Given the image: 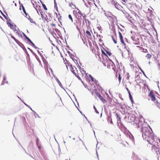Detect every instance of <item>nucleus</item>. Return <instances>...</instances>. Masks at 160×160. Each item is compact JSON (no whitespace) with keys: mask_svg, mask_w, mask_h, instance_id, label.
Returning <instances> with one entry per match:
<instances>
[{"mask_svg":"<svg viewBox=\"0 0 160 160\" xmlns=\"http://www.w3.org/2000/svg\"><path fill=\"white\" fill-rule=\"evenodd\" d=\"M138 126V128L141 129L142 137L148 142H149L156 139V136L154 135L152 130L150 128H148V125L144 122L139 121Z\"/></svg>","mask_w":160,"mask_h":160,"instance_id":"f257e3e1","label":"nucleus"},{"mask_svg":"<svg viewBox=\"0 0 160 160\" xmlns=\"http://www.w3.org/2000/svg\"><path fill=\"white\" fill-rule=\"evenodd\" d=\"M149 143L152 145L151 150L152 152H159V147L157 139L153 140Z\"/></svg>","mask_w":160,"mask_h":160,"instance_id":"f03ea898","label":"nucleus"},{"mask_svg":"<svg viewBox=\"0 0 160 160\" xmlns=\"http://www.w3.org/2000/svg\"><path fill=\"white\" fill-rule=\"evenodd\" d=\"M73 73L77 76V77L79 79H80V77H82L83 79H87V74L86 72L83 70L82 71L79 69V70H77V74L74 72V71H72Z\"/></svg>","mask_w":160,"mask_h":160,"instance_id":"7ed1b4c3","label":"nucleus"},{"mask_svg":"<svg viewBox=\"0 0 160 160\" xmlns=\"http://www.w3.org/2000/svg\"><path fill=\"white\" fill-rule=\"evenodd\" d=\"M75 144L76 146L79 149H81V151L82 152H84V151H86V149L85 148V146L83 141L80 139H77L76 141L75 142Z\"/></svg>","mask_w":160,"mask_h":160,"instance_id":"20e7f679","label":"nucleus"},{"mask_svg":"<svg viewBox=\"0 0 160 160\" xmlns=\"http://www.w3.org/2000/svg\"><path fill=\"white\" fill-rule=\"evenodd\" d=\"M124 30L122 29H121L119 28L118 30V33L119 34V37L120 39V40L121 43L122 44H123L124 43V41L123 40V38L122 36V34H124L123 33L124 32Z\"/></svg>","mask_w":160,"mask_h":160,"instance_id":"39448f33","label":"nucleus"},{"mask_svg":"<svg viewBox=\"0 0 160 160\" xmlns=\"http://www.w3.org/2000/svg\"><path fill=\"white\" fill-rule=\"evenodd\" d=\"M7 24L8 25V26L11 29H12L14 32H16V29H17L16 25L12 24L9 21L7 22Z\"/></svg>","mask_w":160,"mask_h":160,"instance_id":"423d86ee","label":"nucleus"},{"mask_svg":"<svg viewBox=\"0 0 160 160\" xmlns=\"http://www.w3.org/2000/svg\"><path fill=\"white\" fill-rule=\"evenodd\" d=\"M148 97L151 100H155L156 97L154 92L152 91H151L148 95Z\"/></svg>","mask_w":160,"mask_h":160,"instance_id":"0eeeda50","label":"nucleus"},{"mask_svg":"<svg viewBox=\"0 0 160 160\" xmlns=\"http://www.w3.org/2000/svg\"><path fill=\"white\" fill-rule=\"evenodd\" d=\"M94 90L95 91V93L96 94V97L98 98L101 100H105V99L103 97L97 92L96 90L94 89Z\"/></svg>","mask_w":160,"mask_h":160,"instance_id":"6e6552de","label":"nucleus"},{"mask_svg":"<svg viewBox=\"0 0 160 160\" xmlns=\"http://www.w3.org/2000/svg\"><path fill=\"white\" fill-rule=\"evenodd\" d=\"M39 11L41 14V17H42V19L43 20L44 22H45V21H46L47 22H48V21H47V20L46 18V17H47V16L46 15H45V16L44 15H43L42 14V13L43 12L41 9H39Z\"/></svg>","mask_w":160,"mask_h":160,"instance_id":"1a4fd4ad","label":"nucleus"},{"mask_svg":"<svg viewBox=\"0 0 160 160\" xmlns=\"http://www.w3.org/2000/svg\"><path fill=\"white\" fill-rule=\"evenodd\" d=\"M86 36L88 38H89L90 39H91V38H92V36L91 34L90 33L89 31L87 30L86 31Z\"/></svg>","mask_w":160,"mask_h":160,"instance_id":"9d476101","label":"nucleus"},{"mask_svg":"<svg viewBox=\"0 0 160 160\" xmlns=\"http://www.w3.org/2000/svg\"><path fill=\"white\" fill-rule=\"evenodd\" d=\"M115 115L117 117V123H121L120 118L118 114L117 113H116Z\"/></svg>","mask_w":160,"mask_h":160,"instance_id":"9b49d317","label":"nucleus"},{"mask_svg":"<svg viewBox=\"0 0 160 160\" xmlns=\"http://www.w3.org/2000/svg\"><path fill=\"white\" fill-rule=\"evenodd\" d=\"M19 4H20L19 9L20 10H21V8H22V10L23 11V12L24 13L26 12V11L25 10L24 7L23 6V4H21V2H20V1L19 2Z\"/></svg>","mask_w":160,"mask_h":160,"instance_id":"f8f14e48","label":"nucleus"},{"mask_svg":"<svg viewBox=\"0 0 160 160\" xmlns=\"http://www.w3.org/2000/svg\"><path fill=\"white\" fill-rule=\"evenodd\" d=\"M15 32H16V33L18 36V37L22 36L21 32L19 29H16V31Z\"/></svg>","mask_w":160,"mask_h":160,"instance_id":"ddd939ff","label":"nucleus"},{"mask_svg":"<svg viewBox=\"0 0 160 160\" xmlns=\"http://www.w3.org/2000/svg\"><path fill=\"white\" fill-rule=\"evenodd\" d=\"M56 15V17L58 18V19L59 22H60L61 20V16L60 14L58 13V14L57 13H55Z\"/></svg>","mask_w":160,"mask_h":160,"instance_id":"4468645a","label":"nucleus"},{"mask_svg":"<svg viewBox=\"0 0 160 160\" xmlns=\"http://www.w3.org/2000/svg\"><path fill=\"white\" fill-rule=\"evenodd\" d=\"M155 103L156 106L160 109V101H156Z\"/></svg>","mask_w":160,"mask_h":160,"instance_id":"2eb2a0df","label":"nucleus"},{"mask_svg":"<svg viewBox=\"0 0 160 160\" xmlns=\"http://www.w3.org/2000/svg\"><path fill=\"white\" fill-rule=\"evenodd\" d=\"M115 105L118 107H121L122 106L121 103L118 102L117 101H116Z\"/></svg>","mask_w":160,"mask_h":160,"instance_id":"dca6fc26","label":"nucleus"},{"mask_svg":"<svg viewBox=\"0 0 160 160\" xmlns=\"http://www.w3.org/2000/svg\"><path fill=\"white\" fill-rule=\"evenodd\" d=\"M84 20L86 23V25H87V26L90 25V21L89 20H88L87 19H85V20Z\"/></svg>","mask_w":160,"mask_h":160,"instance_id":"f3484780","label":"nucleus"},{"mask_svg":"<svg viewBox=\"0 0 160 160\" xmlns=\"http://www.w3.org/2000/svg\"><path fill=\"white\" fill-rule=\"evenodd\" d=\"M69 7H71L72 8H76V6L74 5L72 3H71L69 4Z\"/></svg>","mask_w":160,"mask_h":160,"instance_id":"a211bd4d","label":"nucleus"},{"mask_svg":"<svg viewBox=\"0 0 160 160\" xmlns=\"http://www.w3.org/2000/svg\"><path fill=\"white\" fill-rule=\"evenodd\" d=\"M33 5L34 7L37 10V8H38V7L39 8H41L40 6L39 5L38 6V5H37L36 3H33Z\"/></svg>","mask_w":160,"mask_h":160,"instance_id":"6ab92c4d","label":"nucleus"},{"mask_svg":"<svg viewBox=\"0 0 160 160\" xmlns=\"http://www.w3.org/2000/svg\"><path fill=\"white\" fill-rule=\"evenodd\" d=\"M111 2L112 4H113L115 5H116L117 3V2L116 0H111Z\"/></svg>","mask_w":160,"mask_h":160,"instance_id":"aec40b11","label":"nucleus"},{"mask_svg":"<svg viewBox=\"0 0 160 160\" xmlns=\"http://www.w3.org/2000/svg\"><path fill=\"white\" fill-rule=\"evenodd\" d=\"M69 18L71 20L72 22H73V19L72 16L70 14H69L68 16Z\"/></svg>","mask_w":160,"mask_h":160,"instance_id":"412c9836","label":"nucleus"},{"mask_svg":"<svg viewBox=\"0 0 160 160\" xmlns=\"http://www.w3.org/2000/svg\"><path fill=\"white\" fill-rule=\"evenodd\" d=\"M24 13L26 17L28 19H29L30 18V16H29L28 13H27L26 12Z\"/></svg>","mask_w":160,"mask_h":160,"instance_id":"4be33fe9","label":"nucleus"},{"mask_svg":"<svg viewBox=\"0 0 160 160\" xmlns=\"http://www.w3.org/2000/svg\"><path fill=\"white\" fill-rule=\"evenodd\" d=\"M146 57L147 59H150L151 57V55L150 54H148L146 55Z\"/></svg>","mask_w":160,"mask_h":160,"instance_id":"5701e85b","label":"nucleus"},{"mask_svg":"<svg viewBox=\"0 0 160 160\" xmlns=\"http://www.w3.org/2000/svg\"><path fill=\"white\" fill-rule=\"evenodd\" d=\"M106 54H107L109 56H110L111 54H112V53H111V52H110V51H106Z\"/></svg>","mask_w":160,"mask_h":160,"instance_id":"b1692460","label":"nucleus"},{"mask_svg":"<svg viewBox=\"0 0 160 160\" xmlns=\"http://www.w3.org/2000/svg\"><path fill=\"white\" fill-rule=\"evenodd\" d=\"M36 144L37 145H39V139L38 138H37L36 139Z\"/></svg>","mask_w":160,"mask_h":160,"instance_id":"393cba45","label":"nucleus"},{"mask_svg":"<svg viewBox=\"0 0 160 160\" xmlns=\"http://www.w3.org/2000/svg\"><path fill=\"white\" fill-rule=\"evenodd\" d=\"M28 20H29L30 22L32 23H35V22L33 21V20L30 17V18L29 19H28Z\"/></svg>","mask_w":160,"mask_h":160,"instance_id":"a878e982","label":"nucleus"},{"mask_svg":"<svg viewBox=\"0 0 160 160\" xmlns=\"http://www.w3.org/2000/svg\"><path fill=\"white\" fill-rule=\"evenodd\" d=\"M42 6L43 8L45 10H47V8L45 4H44L43 3H42Z\"/></svg>","mask_w":160,"mask_h":160,"instance_id":"bb28decb","label":"nucleus"},{"mask_svg":"<svg viewBox=\"0 0 160 160\" xmlns=\"http://www.w3.org/2000/svg\"><path fill=\"white\" fill-rule=\"evenodd\" d=\"M116 65L117 69H119L120 68V66L118 62H116Z\"/></svg>","mask_w":160,"mask_h":160,"instance_id":"cd10ccee","label":"nucleus"},{"mask_svg":"<svg viewBox=\"0 0 160 160\" xmlns=\"http://www.w3.org/2000/svg\"><path fill=\"white\" fill-rule=\"evenodd\" d=\"M129 98L130 100H132V97L130 93V92H129Z\"/></svg>","mask_w":160,"mask_h":160,"instance_id":"c85d7f7f","label":"nucleus"},{"mask_svg":"<svg viewBox=\"0 0 160 160\" xmlns=\"http://www.w3.org/2000/svg\"><path fill=\"white\" fill-rule=\"evenodd\" d=\"M112 40L113 41V42H114V43H115V44H116L117 43V42L116 41V40H115V39H114L113 37V36H112Z\"/></svg>","mask_w":160,"mask_h":160,"instance_id":"c756f323","label":"nucleus"},{"mask_svg":"<svg viewBox=\"0 0 160 160\" xmlns=\"http://www.w3.org/2000/svg\"><path fill=\"white\" fill-rule=\"evenodd\" d=\"M10 35L11 36V38L14 40L16 42H17V39H16V38L14 37H13L11 34H10Z\"/></svg>","mask_w":160,"mask_h":160,"instance_id":"7c9ffc66","label":"nucleus"},{"mask_svg":"<svg viewBox=\"0 0 160 160\" xmlns=\"http://www.w3.org/2000/svg\"><path fill=\"white\" fill-rule=\"evenodd\" d=\"M118 80L119 81V82H121V77L119 73V76H118Z\"/></svg>","mask_w":160,"mask_h":160,"instance_id":"2f4dec72","label":"nucleus"},{"mask_svg":"<svg viewBox=\"0 0 160 160\" xmlns=\"http://www.w3.org/2000/svg\"><path fill=\"white\" fill-rule=\"evenodd\" d=\"M93 108H94V109L95 110V112H96V113H97L98 114L99 113L98 112L96 108H95V107L94 106Z\"/></svg>","mask_w":160,"mask_h":160,"instance_id":"473e14b6","label":"nucleus"},{"mask_svg":"<svg viewBox=\"0 0 160 160\" xmlns=\"http://www.w3.org/2000/svg\"><path fill=\"white\" fill-rule=\"evenodd\" d=\"M82 17L83 18L84 20H85V19H86L87 18H86V15L85 14H84V15L83 14H82Z\"/></svg>","mask_w":160,"mask_h":160,"instance_id":"72a5a7b5","label":"nucleus"},{"mask_svg":"<svg viewBox=\"0 0 160 160\" xmlns=\"http://www.w3.org/2000/svg\"><path fill=\"white\" fill-rule=\"evenodd\" d=\"M78 13H79L81 16L82 15V13L80 10H79V11L78 12Z\"/></svg>","mask_w":160,"mask_h":160,"instance_id":"f704fd0d","label":"nucleus"},{"mask_svg":"<svg viewBox=\"0 0 160 160\" xmlns=\"http://www.w3.org/2000/svg\"><path fill=\"white\" fill-rule=\"evenodd\" d=\"M102 53L105 56H107V54L102 50Z\"/></svg>","mask_w":160,"mask_h":160,"instance_id":"c9c22d12","label":"nucleus"},{"mask_svg":"<svg viewBox=\"0 0 160 160\" xmlns=\"http://www.w3.org/2000/svg\"><path fill=\"white\" fill-rule=\"evenodd\" d=\"M90 76L91 77V79L92 81L94 82V78H93L91 76V75Z\"/></svg>","mask_w":160,"mask_h":160,"instance_id":"e433bc0d","label":"nucleus"},{"mask_svg":"<svg viewBox=\"0 0 160 160\" xmlns=\"http://www.w3.org/2000/svg\"><path fill=\"white\" fill-rule=\"evenodd\" d=\"M50 25L52 26V27H55V24H53V23H52L50 24Z\"/></svg>","mask_w":160,"mask_h":160,"instance_id":"4c0bfd02","label":"nucleus"},{"mask_svg":"<svg viewBox=\"0 0 160 160\" xmlns=\"http://www.w3.org/2000/svg\"><path fill=\"white\" fill-rule=\"evenodd\" d=\"M26 39L28 40V41L29 42V41H30L31 40L27 37H26Z\"/></svg>","mask_w":160,"mask_h":160,"instance_id":"58836bf2","label":"nucleus"},{"mask_svg":"<svg viewBox=\"0 0 160 160\" xmlns=\"http://www.w3.org/2000/svg\"><path fill=\"white\" fill-rule=\"evenodd\" d=\"M126 89L127 90V91L128 92V93H129V92H130L129 90L128 89V88L126 87Z\"/></svg>","mask_w":160,"mask_h":160,"instance_id":"ea45409f","label":"nucleus"},{"mask_svg":"<svg viewBox=\"0 0 160 160\" xmlns=\"http://www.w3.org/2000/svg\"><path fill=\"white\" fill-rule=\"evenodd\" d=\"M29 144H31V145H33V142L31 141L30 142Z\"/></svg>","mask_w":160,"mask_h":160,"instance_id":"a19ab883","label":"nucleus"},{"mask_svg":"<svg viewBox=\"0 0 160 160\" xmlns=\"http://www.w3.org/2000/svg\"><path fill=\"white\" fill-rule=\"evenodd\" d=\"M38 148L40 149L41 148V147L39 145H37Z\"/></svg>","mask_w":160,"mask_h":160,"instance_id":"79ce46f5","label":"nucleus"},{"mask_svg":"<svg viewBox=\"0 0 160 160\" xmlns=\"http://www.w3.org/2000/svg\"><path fill=\"white\" fill-rule=\"evenodd\" d=\"M31 45L33 46V47H34L35 45V44L33 43V42H32V44H31Z\"/></svg>","mask_w":160,"mask_h":160,"instance_id":"37998d69","label":"nucleus"},{"mask_svg":"<svg viewBox=\"0 0 160 160\" xmlns=\"http://www.w3.org/2000/svg\"><path fill=\"white\" fill-rule=\"evenodd\" d=\"M112 69H113V70H114V72H115V70H116V68H112Z\"/></svg>","mask_w":160,"mask_h":160,"instance_id":"c03bdc74","label":"nucleus"},{"mask_svg":"<svg viewBox=\"0 0 160 160\" xmlns=\"http://www.w3.org/2000/svg\"><path fill=\"white\" fill-rule=\"evenodd\" d=\"M55 8H56V9H57V12H58V7H57V6H56H56H55Z\"/></svg>","mask_w":160,"mask_h":160,"instance_id":"a18cd8bd","label":"nucleus"},{"mask_svg":"<svg viewBox=\"0 0 160 160\" xmlns=\"http://www.w3.org/2000/svg\"><path fill=\"white\" fill-rule=\"evenodd\" d=\"M23 35H24V37H25V38H26V37H27L26 35L24 34V33H23Z\"/></svg>","mask_w":160,"mask_h":160,"instance_id":"49530a36","label":"nucleus"},{"mask_svg":"<svg viewBox=\"0 0 160 160\" xmlns=\"http://www.w3.org/2000/svg\"><path fill=\"white\" fill-rule=\"evenodd\" d=\"M49 69L51 71V73H52V70L51 68H50Z\"/></svg>","mask_w":160,"mask_h":160,"instance_id":"de8ad7c7","label":"nucleus"},{"mask_svg":"<svg viewBox=\"0 0 160 160\" xmlns=\"http://www.w3.org/2000/svg\"><path fill=\"white\" fill-rule=\"evenodd\" d=\"M29 42L31 44L33 42L31 41L30 40V41H29Z\"/></svg>","mask_w":160,"mask_h":160,"instance_id":"09e8293b","label":"nucleus"},{"mask_svg":"<svg viewBox=\"0 0 160 160\" xmlns=\"http://www.w3.org/2000/svg\"><path fill=\"white\" fill-rule=\"evenodd\" d=\"M29 42L31 44L33 42L31 41L30 40V41H29Z\"/></svg>","mask_w":160,"mask_h":160,"instance_id":"8fccbe9b","label":"nucleus"},{"mask_svg":"<svg viewBox=\"0 0 160 160\" xmlns=\"http://www.w3.org/2000/svg\"><path fill=\"white\" fill-rule=\"evenodd\" d=\"M29 42L31 44L33 42L31 41L30 40V41H29Z\"/></svg>","mask_w":160,"mask_h":160,"instance_id":"3c124183","label":"nucleus"},{"mask_svg":"<svg viewBox=\"0 0 160 160\" xmlns=\"http://www.w3.org/2000/svg\"><path fill=\"white\" fill-rule=\"evenodd\" d=\"M122 2H126V1H125V0H121Z\"/></svg>","mask_w":160,"mask_h":160,"instance_id":"603ef678","label":"nucleus"},{"mask_svg":"<svg viewBox=\"0 0 160 160\" xmlns=\"http://www.w3.org/2000/svg\"><path fill=\"white\" fill-rule=\"evenodd\" d=\"M110 123L111 124L113 123L112 122V121H110Z\"/></svg>","mask_w":160,"mask_h":160,"instance_id":"864d4df0","label":"nucleus"},{"mask_svg":"<svg viewBox=\"0 0 160 160\" xmlns=\"http://www.w3.org/2000/svg\"><path fill=\"white\" fill-rule=\"evenodd\" d=\"M131 101V102H132V103H133V101L132 100V101Z\"/></svg>","mask_w":160,"mask_h":160,"instance_id":"5fc2aeb1","label":"nucleus"},{"mask_svg":"<svg viewBox=\"0 0 160 160\" xmlns=\"http://www.w3.org/2000/svg\"><path fill=\"white\" fill-rule=\"evenodd\" d=\"M15 5L16 6H17V4L16 3H15Z\"/></svg>","mask_w":160,"mask_h":160,"instance_id":"6e6d98bb","label":"nucleus"},{"mask_svg":"<svg viewBox=\"0 0 160 160\" xmlns=\"http://www.w3.org/2000/svg\"><path fill=\"white\" fill-rule=\"evenodd\" d=\"M103 101V103H104L105 101Z\"/></svg>","mask_w":160,"mask_h":160,"instance_id":"4d7b16f0","label":"nucleus"},{"mask_svg":"<svg viewBox=\"0 0 160 160\" xmlns=\"http://www.w3.org/2000/svg\"><path fill=\"white\" fill-rule=\"evenodd\" d=\"M159 152V155H160V151H159V152Z\"/></svg>","mask_w":160,"mask_h":160,"instance_id":"13d9d810","label":"nucleus"},{"mask_svg":"<svg viewBox=\"0 0 160 160\" xmlns=\"http://www.w3.org/2000/svg\"><path fill=\"white\" fill-rule=\"evenodd\" d=\"M75 101H76V102L77 103H78V102H77V100Z\"/></svg>","mask_w":160,"mask_h":160,"instance_id":"bf43d9fd","label":"nucleus"},{"mask_svg":"<svg viewBox=\"0 0 160 160\" xmlns=\"http://www.w3.org/2000/svg\"><path fill=\"white\" fill-rule=\"evenodd\" d=\"M18 98H19V99H21L19 97H18Z\"/></svg>","mask_w":160,"mask_h":160,"instance_id":"052dcab7","label":"nucleus"},{"mask_svg":"<svg viewBox=\"0 0 160 160\" xmlns=\"http://www.w3.org/2000/svg\"><path fill=\"white\" fill-rule=\"evenodd\" d=\"M74 103L75 105V102H73Z\"/></svg>","mask_w":160,"mask_h":160,"instance_id":"680f3d73","label":"nucleus"},{"mask_svg":"<svg viewBox=\"0 0 160 160\" xmlns=\"http://www.w3.org/2000/svg\"><path fill=\"white\" fill-rule=\"evenodd\" d=\"M159 98V99H160V98Z\"/></svg>","mask_w":160,"mask_h":160,"instance_id":"e2e57ef3","label":"nucleus"}]
</instances>
